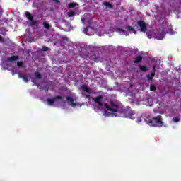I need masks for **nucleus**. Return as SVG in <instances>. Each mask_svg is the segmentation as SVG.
Listing matches in <instances>:
<instances>
[{
    "label": "nucleus",
    "mask_w": 181,
    "mask_h": 181,
    "mask_svg": "<svg viewBox=\"0 0 181 181\" xmlns=\"http://www.w3.org/2000/svg\"><path fill=\"white\" fill-rule=\"evenodd\" d=\"M105 108L111 112H119V116L123 118H130V119H135V117H134V115H135V112L132 111L129 107H122L114 102L110 101V106L105 103Z\"/></svg>",
    "instance_id": "nucleus-1"
},
{
    "label": "nucleus",
    "mask_w": 181,
    "mask_h": 181,
    "mask_svg": "<svg viewBox=\"0 0 181 181\" xmlns=\"http://www.w3.org/2000/svg\"><path fill=\"white\" fill-rule=\"evenodd\" d=\"M150 127H163V121L162 120V115L153 117L148 121Z\"/></svg>",
    "instance_id": "nucleus-2"
},
{
    "label": "nucleus",
    "mask_w": 181,
    "mask_h": 181,
    "mask_svg": "<svg viewBox=\"0 0 181 181\" xmlns=\"http://www.w3.org/2000/svg\"><path fill=\"white\" fill-rule=\"evenodd\" d=\"M137 25L139 28H140V30L145 33L146 30H148V26L146 25V23L145 21L140 20L137 21Z\"/></svg>",
    "instance_id": "nucleus-3"
},
{
    "label": "nucleus",
    "mask_w": 181,
    "mask_h": 181,
    "mask_svg": "<svg viewBox=\"0 0 181 181\" xmlns=\"http://www.w3.org/2000/svg\"><path fill=\"white\" fill-rule=\"evenodd\" d=\"M62 95H57L51 99H47V103L49 105H53V104H54L57 100H62Z\"/></svg>",
    "instance_id": "nucleus-4"
},
{
    "label": "nucleus",
    "mask_w": 181,
    "mask_h": 181,
    "mask_svg": "<svg viewBox=\"0 0 181 181\" xmlns=\"http://www.w3.org/2000/svg\"><path fill=\"white\" fill-rule=\"evenodd\" d=\"M93 100L99 105V107H103V95H99L98 97L93 98Z\"/></svg>",
    "instance_id": "nucleus-5"
},
{
    "label": "nucleus",
    "mask_w": 181,
    "mask_h": 181,
    "mask_svg": "<svg viewBox=\"0 0 181 181\" xmlns=\"http://www.w3.org/2000/svg\"><path fill=\"white\" fill-rule=\"evenodd\" d=\"M83 32L85 34H86L88 36H93L94 35V29H93L90 27L86 28L83 30Z\"/></svg>",
    "instance_id": "nucleus-6"
},
{
    "label": "nucleus",
    "mask_w": 181,
    "mask_h": 181,
    "mask_svg": "<svg viewBox=\"0 0 181 181\" xmlns=\"http://www.w3.org/2000/svg\"><path fill=\"white\" fill-rule=\"evenodd\" d=\"M19 78H23V81L25 83H29V77H30V75H23V74H18Z\"/></svg>",
    "instance_id": "nucleus-7"
},
{
    "label": "nucleus",
    "mask_w": 181,
    "mask_h": 181,
    "mask_svg": "<svg viewBox=\"0 0 181 181\" xmlns=\"http://www.w3.org/2000/svg\"><path fill=\"white\" fill-rule=\"evenodd\" d=\"M18 59H19V56H18V55H13V56H12V57H8V58H7V60H8V62H15V61L18 60Z\"/></svg>",
    "instance_id": "nucleus-8"
},
{
    "label": "nucleus",
    "mask_w": 181,
    "mask_h": 181,
    "mask_svg": "<svg viewBox=\"0 0 181 181\" xmlns=\"http://www.w3.org/2000/svg\"><path fill=\"white\" fill-rule=\"evenodd\" d=\"M66 100L68 103H71V105H76V103H74V99L70 96H66Z\"/></svg>",
    "instance_id": "nucleus-9"
},
{
    "label": "nucleus",
    "mask_w": 181,
    "mask_h": 181,
    "mask_svg": "<svg viewBox=\"0 0 181 181\" xmlns=\"http://www.w3.org/2000/svg\"><path fill=\"white\" fill-rule=\"evenodd\" d=\"M81 89H82L83 91H84L85 93H88V94H90V89L88 88V86H86V85H82V86H81Z\"/></svg>",
    "instance_id": "nucleus-10"
},
{
    "label": "nucleus",
    "mask_w": 181,
    "mask_h": 181,
    "mask_svg": "<svg viewBox=\"0 0 181 181\" xmlns=\"http://www.w3.org/2000/svg\"><path fill=\"white\" fill-rule=\"evenodd\" d=\"M142 62V56H138L135 58L134 63L138 64V63H141Z\"/></svg>",
    "instance_id": "nucleus-11"
},
{
    "label": "nucleus",
    "mask_w": 181,
    "mask_h": 181,
    "mask_svg": "<svg viewBox=\"0 0 181 181\" xmlns=\"http://www.w3.org/2000/svg\"><path fill=\"white\" fill-rule=\"evenodd\" d=\"M158 35H156V39H158V40H162L165 38V34L158 33Z\"/></svg>",
    "instance_id": "nucleus-12"
},
{
    "label": "nucleus",
    "mask_w": 181,
    "mask_h": 181,
    "mask_svg": "<svg viewBox=\"0 0 181 181\" xmlns=\"http://www.w3.org/2000/svg\"><path fill=\"white\" fill-rule=\"evenodd\" d=\"M153 77H155V74L153 72L146 76V78L149 81H152V80H153Z\"/></svg>",
    "instance_id": "nucleus-13"
},
{
    "label": "nucleus",
    "mask_w": 181,
    "mask_h": 181,
    "mask_svg": "<svg viewBox=\"0 0 181 181\" xmlns=\"http://www.w3.org/2000/svg\"><path fill=\"white\" fill-rule=\"evenodd\" d=\"M127 29L129 32H132L134 35H136V30H135L132 26L129 25L127 27Z\"/></svg>",
    "instance_id": "nucleus-14"
},
{
    "label": "nucleus",
    "mask_w": 181,
    "mask_h": 181,
    "mask_svg": "<svg viewBox=\"0 0 181 181\" xmlns=\"http://www.w3.org/2000/svg\"><path fill=\"white\" fill-rule=\"evenodd\" d=\"M25 16L28 21H30L33 18V16L29 11L25 12Z\"/></svg>",
    "instance_id": "nucleus-15"
},
{
    "label": "nucleus",
    "mask_w": 181,
    "mask_h": 181,
    "mask_svg": "<svg viewBox=\"0 0 181 181\" xmlns=\"http://www.w3.org/2000/svg\"><path fill=\"white\" fill-rule=\"evenodd\" d=\"M139 67L141 71H144V73L148 71V67L146 66L139 65Z\"/></svg>",
    "instance_id": "nucleus-16"
},
{
    "label": "nucleus",
    "mask_w": 181,
    "mask_h": 181,
    "mask_svg": "<svg viewBox=\"0 0 181 181\" xmlns=\"http://www.w3.org/2000/svg\"><path fill=\"white\" fill-rule=\"evenodd\" d=\"M105 6H106L107 8H110V9H112V8H113L112 4H111L108 1L105 2Z\"/></svg>",
    "instance_id": "nucleus-17"
},
{
    "label": "nucleus",
    "mask_w": 181,
    "mask_h": 181,
    "mask_svg": "<svg viewBox=\"0 0 181 181\" xmlns=\"http://www.w3.org/2000/svg\"><path fill=\"white\" fill-rule=\"evenodd\" d=\"M42 25L44 26V28H45V29H50V24H49V23L47 22H43Z\"/></svg>",
    "instance_id": "nucleus-18"
},
{
    "label": "nucleus",
    "mask_w": 181,
    "mask_h": 181,
    "mask_svg": "<svg viewBox=\"0 0 181 181\" xmlns=\"http://www.w3.org/2000/svg\"><path fill=\"white\" fill-rule=\"evenodd\" d=\"M35 78H38L39 80L42 78V74H40V73H39L38 71L35 73Z\"/></svg>",
    "instance_id": "nucleus-19"
},
{
    "label": "nucleus",
    "mask_w": 181,
    "mask_h": 181,
    "mask_svg": "<svg viewBox=\"0 0 181 181\" xmlns=\"http://www.w3.org/2000/svg\"><path fill=\"white\" fill-rule=\"evenodd\" d=\"M30 22L32 26H35V25L37 24V21H35L33 18H32V20H30Z\"/></svg>",
    "instance_id": "nucleus-20"
},
{
    "label": "nucleus",
    "mask_w": 181,
    "mask_h": 181,
    "mask_svg": "<svg viewBox=\"0 0 181 181\" xmlns=\"http://www.w3.org/2000/svg\"><path fill=\"white\" fill-rule=\"evenodd\" d=\"M156 90V86L153 84H151L150 86V90L151 91H155Z\"/></svg>",
    "instance_id": "nucleus-21"
},
{
    "label": "nucleus",
    "mask_w": 181,
    "mask_h": 181,
    "mask_svg": "<svg viewBox=\"0 0 181 181\" xmlns=\"http://www.w3.org/2000/svg\"><path fill=\"white\" fill-rule=\"evenodd\" d=\"M75 15H76V12H74V11H71V12L68 13V16L69 18H72V16H74Z\"/></svg>",
    "instance_id": "nucleus-22"
},
{
    "label": "nucleus",
    "mask_w": 181,
    "mask_h": 181,
    "mask_svg": "<svg viewBox=\"0 0 181 181\" xmlns=\"http://www.w3.org/2000/svg\"><path fill=\"white\" fill-rule=\"evenodd\" d=\"M76 3H70L69 4V8H76Z\"/></svg>",
    "instance_id": "nucleus-23"
},
{
    "label": "nucleus",
    "mask_w": 181,
    "mask_h": 181,
    "mask_svg": "<svg viewBox=\"0 0 181 181\" xmlns=\"http://www.w3.org/2000/svg\"><path fill=\"white\" fill-rule=\"evenodd\" d=\"M173 122H179V121H180V118H179L178 117H175L173 118Z\"/></svg>",
    "instance_id": "nucleus-24"
},
{
    "label": "nucleus",
    "mask_w": 181,
    "mask_h": 181,
    "mask_svg": "<svg viewBox=\"0 0 181 181\" xmlns=\"http://www.w3.org/2000/svg\"><path fill=\"white\" fill-rule=\"evenodd\" d=\"M18 67H23V63L22 62H17Z\"/></svg>",
    "instance_id": "nucleus-25"
},
{
    "label": "nucleus",
    "mask_w": 181,
    "mask_h": 181,
    "mask_svg": "<svg viewBox=\"0 0 181 181\" xmlns=\"http://www.w3.org/2000/svg\"><path fill=\"white\" fill-rule=\"evenodd\" d=\"M42 52H47V50H49V47H42Z\"/></svg>",
    "instance_id": "nucleus-26"
},
{
    "label": "nucleus",
    "mask_w": 181,
    "mask_h": 181,
    "mask_svg": "<svg viewBox=\"0 0 181 181\" xmlns=\"http://www.w3.org/2000/svg\"><path fill=\"white\" fill-rule=\"evenodd\" d=\"M156 71V69L155 68V66H153V70L151 71V73H153L155 74V72Z\"/></svg>",
    "instance_id": "nucleus-27"
},
{
    "label": "nucleus",
    "mask_w": 181,
    "mask_h": 181,
    "mask_svg": "<svg viewBox=\"0 0 181 181\" xmlns=\"http://www.w3.org/2000/svg\"><path fill=\"white\" fill-rule=\"evenodd\" d=\"M147 35V37H148V39H151L152 37V35L149 34V33H146Z\"/></svg>",
    "instance_id": "nucleus-28"
},
{
    "label": "nucleus",
    "mask_w": 181,
    "mask_h": 181,
    "mask_svg": "<svg viewBox=\"0 0 181 181\" xmlns=\"http://www.w3.org/2000/svg\"><path fill=\"white\" fill-rule=\"evenodd\" d=\"M62 40H66L67 42V40H69V38L67 37H63Z\"/></svg>",
    "instance_id": "nucleus-29"
},
{
    "label": "nucleus",
    "mask_w": 181,
    "mask_h": 181,
    "mask_svg": "<svg viewBox=\"0 0 181 181\" xmlns=\"http://www.w3.org/2000/svg\"><path fill=\"white\" fill-rule=\"evenodd\" d=\"M54 2H56V4H59L60 2V0H52Z\"/></svg>",
    "instance_id": "nucleus-30"
},
{
    "label": "nucleus",
    "mask_w": 181,
    "mask_h": 181,
    "mask_svg": "<svg viewBox=\"0 0 181 181\" xmlns=\"http://www.w3.org/2000/svg\"><path fill=\"white\" fill-rule=\"evenodd\" d=\"M16 73H18V72H16V71H12V76H13L14 74H16Z\"/></svg>",
    "instance_id": "nucleus-31"
},
{
    "label": "nucleus",
    "mask_w": 181,
    "mask_h": 181,
    "mask_svg": "<svg viewBox=\"0 0 181 181\" xmlns=\"http://www.w3.org/2000/svg\"><path fill=\"white\" fill-rule=\"evenodd\" d=\"M4 40V38L0 35V42H2Z\"/></svg>",
    "instance_id": "nucleus-32"
},
{
    "label": "nucleus",
    "mask_w": 181,
    "mask_h": 181,
    "mask_svg": "<svg viewBox=\"0 0 181 181\" xmlns=\"http://www.w3.org/2000/svg\"><path fill=\"white\" fill-rule=\"evenodd\" d=\"M140 121H141V118H138L137 122H140Z\"/></svg>",
    "instance_id": "nucleus-33"
},
{
    "label": "nucleus",
    "mask_w": 181,
    "mask_h": 181,
    "mask_svg": "<svg viewBox=\"0 0 181 181\" xmlns=\"http://www.w3.org/2000/svg\"><path fill=\"white\" fill-rule=\"evenodd\" d=\"M86 98H90V95H86Z\"/></svg>",
    "instance_id": "nucleus-34"
},
{
    "label": "nucleus",
    "mask_w": 181,
    "mask_h": 181,
    "mask_svg": "<svg viewBox=\"0 0 181 181\" xmlns=\"http://www.w3.org/2000/svg\"><path fill=\"white\" fill-rule=\"evenodd\" d=\"M119 30H122V32H124V30H122V29H119Z\"/></svg>",
    "instance_id": "nucleus-35"
},
{
    "label": "nucleus",
    "mask_w": 181,
    "mask_h": 181,
    "mask_svg": "<svg viewBox=\"0 0 181 181\" xmlns=\"http://www.w3.org/2000/svg\"><path fill=\"white\" fill-rule=\"evenodd\" d=\"M32 83H35V81H33V79L32 80Z\"/></svg>",
    "instance_id": "nucleus-36"
},
{
    "label": "nucleus",
    "mask_w": 181,
    "mask_h": 181,
    "mask_svg": "<svg viewBox=\"0 0 181 181\" xmlns=\"http://www.w3.org/2000/svg\"><path fill=\"white\" fill-rule=\"evenodd\" d=\"M45 91H49V90H48V89H47V90H45Z\"/></svg>",
    "instance_id": "nucleus-37"
},
{
    "label": "nucleus",
    "mask_w": 181,
    "mask_h": 181,
    "mask_svg": "<svg viewBox=\"0 0 181 181\" xmlns=\"http://www.w3.org/2000/svg\"><path fill=\"white\" fill-rule=\"evenodd\" d=\"M18 74L19 75V74H21L18 73Z\"/></svg>",
    "instance_id": "nucleus-38"
}]
</instances>
